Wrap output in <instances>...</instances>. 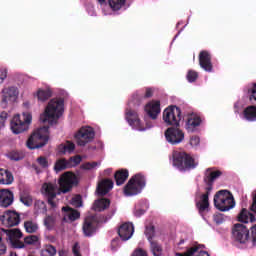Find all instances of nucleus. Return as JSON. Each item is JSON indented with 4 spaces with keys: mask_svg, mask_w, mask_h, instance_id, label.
I'll return each instance as SVG.
<instances>
[{
    "mask_svg": "<svg viewBox=\"0 0 256 256\" xmlns=\"http://www.w3.org/2000/svg\"><path fill=\"white\" fill-rule=\"evenodd\" d=\"M71 167V162L67 161L65 158L58 159L54 165V171L59 173L60 171H65Z\"/></svg>",
    "mask_w": 256,
    "mask_h": 256,
    "instance_id": "obj_35",
    "label": "nucleus"
},
{
    "mask_svg": "<svg viewBox=\"0 0 256 256\" xmlns=\"http://www.w3.org/2000/svg\"><path fill=\"white\" fill-rule=\"evenodd\" d=\"M111 205V200L108 198H101L94 202L93 209L94 211H105V209H109V206Z\"/></svg>",
    "mask_w": 256,
    "mask_h": 256,
    "instance_id": "obj_30",
    "label": "nucleus"
},
{
    "mask_svg": "<svg viewBox=\"0 0 256 256\" xmlns=\"http://www.w3.org/2000/svg\"><path fill=\"white\" fill-rule=\"evenodd\" d=\"M205 249V245L196 244L187 248L184 253H176V256H210L209 252L203 250Z\"/></svg>",
    "mask_w": 256,
    "mask_h": 256,
    "instance_id": "obj_18",
    "label": "nucleus"
},
{
    "mask_svg": "<svg viewBox=\"0 0 256 256\" xmlns=\"http://www.w3.org/2000/svg\"><path fill=\"white\" fill-rule=\"evenodd\" d=\"M147 185V179L145 175L138 173L135 174L124 187V194L126 197H133L134 195H139Z\"/></svg>",
    "mask_w": 256,
    "mask_h": 256,
    "instance_id": "obj_4",
    "label": "nucleus"
},
{
    "mask_svg": "<svg viewBox=\"0 0 256 256\" xmlns=\"http://www.w3.org/2000/svg\"><path fill=\"white\" fill-rule=\"evenodd\" d=\"M97 162H86L81 165V169H84L85 171H91V169H95L97 167Z\"/></svg>",
    "mask_w": 256,
    "mask_h": 256,
    "instance_id": "obj_49",
    "label": "nucleus"
},
{
    "mask_svg": "<svg viewBox=\"0 0 256 256\" xmlns=\"http://www.w3.org/2000/svg\"><path fill=\"white\" fill-rule=\"evenodd\" d=\"M126 0H108V4L112 11H119L125 7Z\"/></svg>",
    "mask_w": 256,
    "mask_h": 256,
    "instance_id": "obj_41",
    "label": "nucleus"
},
{
    "mask_svg": "<svg viewBox=\"0 0 256 256\" xmlns=\"http://www.w3.org/2000/svg\"><path fill=\"white\" fill-rule=\"evenodd\" d=\"M8 256H19V255L17 254V252L11 251Z\"/></svg>",
    "mask_w": 256,
    "mask_h": 256,
    "instance_id": "obj_62",
    "label": "nucleus"
},
{
    "mask_svg": "<svg viewBox=\"0 0 256 256\" xmlns=\"http://www.w3.org/2000/svg\"><path fill=\"white\" fill-rule=\"evenodd\" d=\"M132 256H147V252L141 248H138L132 253Z\"/></svg>",
    "mask_w": 256,
    "mask_h": 256,
    "instance_id": "obj_59",
    "label": "nucleus"
},
{
    "mask_svg": "<svg viewBox=\"0 0 256 256\" xmlns=\"http://www.w3.org/2000/svg\"><path fill=\"white\" fill-rule=\"evenodd\" d=\"M125 120L130 125V127H132V129H136V131H145V126H143V123L141 122L137 111L131 108H126Z\"/></svg>",
    "mask_w": 256,
    "mask_h": 256,
    "instance_id": "obj_11",
    "label": "nucleus"
},
{
    "mask_svg": "<svg viewBox=\"0 0 256 256\" xmlns=\"http://www.w3.org/2000/svg\"><path fill=\"white\" fill-rule=\"evenodd\" d=\"M25 245H35L39 243V237L37 235H29L24 238Z\"/></svg>",
    "mask_w": 256,
    "mask_h": 256,
    "instance_id": "obj_47",
    "label": "nucleus"
},
{
    "mask_svg": "<svg viewBox=\"0 0 256 256\" xmlns=\"http://www.w3.org/2000/svg\"><path fill=\"white\" fill-rule=\"evenodd\" d=\"M199 65L201 69L206 71L207 73H211L213 71V63L211 62V54L207 50H202L199 53Z\"/></svg>",
    "mask_w": 256,
    "mask_h": 256,
    "instance_id": "obj_19",
    "label": "nucleus"
},
{
    "mask_svg": "<svg viewBox=\"0 0 256 256\" xmlns=\"http://www.w3.org/2000/svg\"><path fill=\"white\" fill-rule=\"evenodd\" d=\"M133 233H135L133 223L126 222L118 228V235L123 241H129V238L133 237Z\"/></svg>",
    "mask_w": 256,
    "mask_h": 256,
    "instance_id": "obj_20",
    "label": "nucleus"
},
{
    "mask_svg": "<svg viewBox=\"0 0 256 256\" xmlns=\"http://www.w3.org/2000/svg\"><path fill=\"white\" fill-rule=\"evenodd\" d=\"M150 243V251L154 256H163V246L159 242L152 240Z\"/></svg>",
    "mask_w": 256,
    "mask_h": 256,
    "instance_id": "obj_38",
    "label": "nucleus"
},
{
    "mask_svg": "<svg viewBox=\"0 0 256 256\" xmlns=\"http://www.w3.org/2000/svg\"><path fill=\"white\" fill-rule=\"evenodd\" d=\"M14 195L13 192L9 189L0 190V207H10L13 205Z\"/></svg>",
    "mask_w": 256,
    "mask_h": 256,
    "instance_id": "obj_21",
    "label": "nucleus"
},
{
    "mask_svg": "<svg viewBox=\"0 0 256 256\" xmlns=\"http://www.w3.org/2000/svg\"><path fill=\"white\" fill-rule=\"evenodd\" d=\"M232 237L237 243L245 245L249 241V228L243 224H235L232 229Z\"/></svg>",
    "mask_w": 256,
    "mask_h": 256,
    "instance_id": "obj_13",
    "label": "nucleus"
},
{
    "mask_svg": "<svg viewBox=\"0 0 256 256\" xmlns=\"http://www.w3.org/2000/svg\"><path fill=\"white\" fill-rule=\"evenodd\" d=\"M7 253V246L5 244H0V256L5 255Z\"/></svg>",
    "mask_w": 256,
    "mask_h": 256,
    "instance_id": "obj_61",
    "label": "nucleus"
},
{
    "mask_svg": "<svg viewBox=\"0 0 256 256\" xmlns=\"http://www.w3.org/2000/svg\"><path fill=\"white\" fill-rule=\"evenodd\" d=\"M57 255V248L55 246L48 244L41 250V256H55Z\"/></svg>",
    "mask_w": 256,
    "mask_h": 256,
    "instance_id": "obj_43",
    "label": "nucleus"
},
{
    "mask_svg": "<svg viewBox=\"0 0 256 256\" xmlns=\"http://www.w3.org/2000/svg\"><path fill=\"white\" fill-rule=\"evenodd\" d=\"M7 79V69H0V85Z\"/></svg>",
    "mask_w": 256,
    "mask_h": 256,
    "instance_id": "obj_58",
    "label": "nucleus"
},
{
    "mask_svg": "<svg viewBox=\"0 0 256 256\" xmlns=\"http://www.w3.org/2000/svg\"><path fill=\"white\" fill-rule=\"evenodd\" d=\"M82 161V158L81 156H74V157H71L70 160H69V163L71 165V167H75L76 165H79V163H81Z\"/></svg>",
    "mask_w": 256,
    "mask_h": 256,
    "instance_id": "obj_53",
    "label": "nucleus"
},
{
    "mask_svg": "<svg viewBox=\"0 0 256 256\" xmlns=\"http://www.w3.org/2000/svg\"><path fill=\"white\" fill-rule=\"evenodd\" d=\"M49 142V126L39 128L27 140L28 149H41Z\"/></svg>",
    "mask_w": 256,
    "mask_h": 256,
    "instance_id": "obj_5",
    "label": "nucleus"
},
{
    "mask_svg": "<svg viewBox=\"0 0 256 256\" xmlns=\"http://www.w3.org/2000/svg\"><path fill=\"white\" fill-rule=\"evenodd\" d=\"M72 205L74 207H82L83 199L81 198V195H77L74 198H72Z\"/></svg>",
    "mask_w": 256,
    "mask_h": 256,
    "instance_id": "obj_51",
    "label": "nucleus"
},
{
    "mask_svg": "<svg viewBox=\"0 0 256 256\" xmlns=\"http://www.w3.org/2000/svg\"><path fill=\"white\" fill-rule=\"evenodd\" d=\"M59 256H63V251H59Z\"/></svg>",
    "mask_w": 256,
    "mask_h": 256,
    "instance_id": "obj_64",
    "label": "nucleus"
},
{
    "mask_svg": "<svg viewBox=\"0 0 256 256\" xmlns=\"http://www.w3.org/2000/svg\"><path fill=\"white\" fill-rule=\"evenodd\" d=\"M57 223V219L53 215H46L43 224L47 231H53L55 229V225Z\"/></svg>",
    "mask_w": 256,
    "mask_h": 256,
    "instance_id": "obj_36",
    "label": "nucleus"
},
{
    "mask_svg": "<svg viewBox=\"0 0 256 256\" xmlns=\"http://www.w3.org/2000/svg\"><path fill=\"white\" fill-rule=\"evenodd\" d=\"M20 203L25 205V207H31L33 205V196L29 190H22L19 194Z\"/></svg>",
    "mask_w": 256,
    "mask_h": 256,
    "instance_id": "obj_31",
    "label": "nucleus"
},
{
    "mask_svg": "<svg viewBox=\"0 0 256 256\" xmlns=\"http://www.w3.org/2000/svg\"><path fill=\"white\" fill-rule=\"evenodd\" d=\"M206 185L205 193L202 194L201 200L196 203V207L200 213H203L209 209V195L213 191V184L211 182H204Z\"/></svg>",
    "mask_w": 256,
    "mask_h": 256,
    "instance_id": "obj_15",
    "label": "nucleus"
},
{
    "mask_svg": "<svg viewBox=\"0 0 256 256\" xmlns=\"http://www.w3.org/2000/svg\"><path fill=\"white\" fill-rule=\"evenodd\" d=\"M34 97H37L41 103H45V101H49L53 97V90L51 88H40L34 93Z\"/></svg>",
    "mask_w": 256,
    "mask_h": 256,
    "instance_id": "obj_26",
    "label": "nucleus"
},
{
    "mask_svg": "<svg viewBox=\"0 0 256 256\" xmlns=\"http://www.w3.org/2000/svg\"><path fill=\"white\" fill-rule=\"evenodd\" d=\"M166 141L170 145H179L185 139V133L179 128L169 127L164 133Z\"/></svg>",
    "mask_w": 256,
    "mask_h": 256,
    "instance_id": "obj_14",
    "label": "nucleus"
},
{
    "mask_svg": "<svg viewBox=\"0 0 256 256\" xmlns=\"http://www.w3.org/2000/svg\"><path fill=\"white\" fill-rule=\"evenodd\" d=\"M58 185L59 192L65 194L69 193L76 185H79V180L77 179V175L73 172H65L60 176Z\"/></svg>",
    "mask_w": 256,
    "mask_h": 256,
    "instance_id": "obj_7",
    "label": "nucleus"
},
{
    "mask_svg": "<svg viewBox=\"0 0 256 256\" xmlns=\"http://www.w3.org/2000/svg\"><path fill=\"white\" fill-rule=\"evenodd\" d=\"M2 233H5L10 241H15L16 239H21L23 237V232L19 229H1Z\"/></svg>",
    "mask_w": 256,
    "mask_h": 256,
    "instance_id": "obj_32",
    "label": "nucleus"
},
{
    "mask_svg": "<svg viewBox=\"0 0 256 256\" xmlns=\"http://www.w3.org/2000/svg\"><path fill=\"white\" fill-rule=\"evenodd\" d=\"M15 177L13 173L7 169L0 168V185H13Z\"/></svg>",
    "mask_w": 256,
    "mask_h": 256,
    "instance_id": "obj_27",
    "label": "nucleus"
},
{
    "mask_svg": "<svg viewBox=\"0 0 256 256\" xmlns=\"http://www.w3.org/2000/svg\"><path fill=\"white\" fill-rule=\"evenodd\" d=\"M135 217H141V215H145V210L143 209H137L134 211Z\"/></svg>",
    "mask_w": 256,
    "mask_h": 256,
    "instance_id": "obj_60",
    "label": "nucleus"
},
{
    "mask_svg": "<svg viewBox=\"0 0 256 256\" xmlns=\"http://www.w3.org/2000/svg\"><path fill=\"white\" fill-rule=\"evenodd\" d=\"M163 119L167 125L172 127H179L181 122V108L177 106H170L163 112Z\"/></svg>",
    "mask_w": 256,
    "mask_h": 256,
    "instance_id": "obj_8",
    "label": "nucleus"
},
{
    "mask_svg": "<svg viewBox=\"0 0 256 256\" xmlns=\"http://www.w3.org/2000/svg\"><path fill=\"white\" fill-rule=\"evenodd\" d=\"M42 193L47 197L48 204L51 207H57V204L54 201L57 197V185L53 183H44L42 185Z\"/></svg>",
    "mask_w": 256,
    "mask_h": 256,
    "instance_id": "obj_16",
    "label": "nucleus"
},
{
    "mask_svg": "<svg viewBox=\"0 0 256 256\" xmlns=\"http://www.w3.org/2000/svg\"><path fill=\"white\" fill-rule=\"evenodd\" d=\"M62 211L66 213V217H68L69 221H77V219L81 217V213L78 210H75L69 206L63 207Z\"/></svg>",
    "mask_w": 256,
    "mask_h": 256,
    "instance_id": "obj_33",
    "label": "nucleus"
},
{
    "mask_svg": "<svg viewBox=\"0 0 256 256\" xmlns=\"http://www.w3.org/2000/svg\"><path fill=\"white\" fill-rule=\"evenodd\" d=\"M214 207L222 212L231 211V209L235 207V198L233 197V194L228 190H219L214 195Z\"/></svg>",
    "mask_w": 256,
    "mask_h": 256,
    "instance_id": "obj_3",
    "label": "nucleus"
},
{
    "mask_svg": "<svg viewBox=\"0 0 256 256\" xmlns=\"http://www.w3.org/2000/svg\"><path fill=\"white\" fill-rule=\"evenodd\" d=\"M65 102L63 99H51L46 106L45 112L40 115V121L49 125H57L59 117L63 115V107Z\"/></svg>",
    "mask_w": 256,
    "mask_h": 256,
    "instance_id": "obj_1",
    "label": "nucleus"
},
{
    "mask_svg": "<svg viewBox=\"0 0 256 256\" xmlns=\"http://www.w3.org/2000/svg\"><path fill=\"white\" fill-rule=\"evenodd\" d=\"M7 157L10 161H21L25 158V154L21 151L12 150L7 154Z\"/></svg>",
    "mask_w": 256,
    "mask_h": 256,
    "instance_id": "obj_42",
    "label": "nucleus"
},
{
    "mask_svg": "<svg viewBox=\"0 0 256 256\" xmlns=\"http://www.w3.org/2000/svg\"><path fill=\"white\" fill-rule=\"evenodd\" d=\"M34 207L38 213H47V205L42 200H37L34 204Z\"/></svg>",
    "mask_w": 256,
    "mask_h": 256,
    "instance_id": "obj_44",
    "label": "nucleus"
},
{
    "mask_svg": "<svg viewBox=\"0 0 256 256\" xmlns=\"http://www.w3.org/2000/svg\"><path fill=\"white\" fill-rule=\"evenodd\" d=\"M0 223L4 227H17L21 223V215L15 210H7L0 215Z\"/></svg>",
    "mask_w": 256,
    "mask_h": 256,
    "instance_id": "obj_10",
    "label": "nucleus"
},
{
    "mask_svg": "<svg viewBox=\"0 0 256 256\" xmlns=\"http://www.w3.org/2000/svg\"><path fill=\"white\" fill-rule=\"evenodd\" d=\"M145 235L149 242L153 241V237H155V226L153 224L146 226Z\"/></svg>",
    "mask_w": 256,
    "mask_h": 256,
    "instance_id": "obj_45",
    "label": "nucleus"
},
{
    "mask_svg": "<svg viewBox=\"0 0 256 256\" xmlns=\"http://www.w3.org/2000/svg\"><path fill=\"white\" fill-rule=\"evenodd\" d=\"M172 165L173 167H176L178 171L186 172L197 168L199 163L196 162L195 158H193V156L187 152L174 151L172 153Z\"/></svg>",
    "mask_w": 256,
    "mask_h": 256,
    "instance_id": "obj_2",
    "label": "nucleus"
},
{
    "mask_svg": "<svg viewBox=\"0 0 256 256\" xmlns=\"http://www.w3.org/2000/svg\"><path fill=\"white\" fill-rule=\"evenodd\" d=\"M7 117H9L7 112L3 111L0 113V129L1 127H5V121H7Z\"/></svg>",
    "mask_w": 256,
    "mask_h": 256,
    "instance_id": "obj_57",
    "label": "nucleus"
},
{
    "mask_svg": "<svg viewBox=\"0 0 256 256\" xmlns=\"http://www.w3.org/2000/svg\"><path fill=\"white\" fill-rule=\"evenodd\" d=\"M33 116L29 113L23 114V120H21V115H15L10 122V129L15 135L23 133L29 129V124L31 123Z\"/></svg>",
    "mask_w": 256,
    "mask_h": 256,
    "instance_id": "obj_6",
    "label": "nucleus"
},
{
    "mask_svg": "<svg viewBox=\"0 0 256 256\" xmlns=\"http://www.w3.org/2000/svg\"><path fill=\"white\" fill-rule=\"evenodd\" d=\"M114 179L116 181V185H123L127 181V179H129V170L120 169L116 171L114 174Z\"/></svg>",
    "mask_w": 256,
    "mask_h": 256,
    "instance_id": "obj_29",
    "label": "nucleus"
},
{
    "mask_svg": "<svg viewBox=\"0 0 256 256\" xmlns=\"http://www.w3.org/2000/svg\"><path fill=\"white\" fill-rule=\"evenodd\" d=\"M201 143V138L199 136H191L190 138V145L192 147H197Z\"/></svg>",
    "mask_w": 256,
    "mask_h": 256,
    "instance_id": "obj_55",
    "label": "nucleus"
},
{
    "mask_svg": "<svg viewBox=\"0 0 256 256\" xmlns=\"http://www.w3.org/2000/svg\"><path fill=\"white\" fill-rule=\"evenodd\" d=\"M244 118L247 121H256V106H248L243 112Z\"/></svg>",
    "mask_w": 256,
    "mask_h": 256,
    "instance_id": "obj_37",
    "label": "nucleus"
},
{
    "mask_svg": "<svg viewBox=\"0 0 256 256\" xmlns=\"http://www.w3.org/2000/svg\"><path fill=\"white\" fill-rule=\"evenodd\" d=\"M59 152L60 153H73L75 151V143L71 141H67L66 144H61L59 147Z\"/></svg>",
    "mask_w": 256,
    "mask_h": 256,
    "instance_id": "obj_40",
    "label": "nucleus"
},
{
    "mask_svg": "<svg viewBox=\"0 0 256 256\" xmlns=\"http://www.w3.org/2000/svg\"><path fill=\"white\" fill-rule=\"evenodd\" d=\"M213 220L216 225H221L225 222V215L221 213L215 214L213 216Z\"/></svg>",
    "mask_w": 256,
    "mask_h": 256,
    "instance_id": "obj_48",
    "label": "nucleus"
},
{
    "mask_svg": "<svg viewBox=\"0 0 256 256\" xmlns=\"http://www.w3.org/2000/svg\"><path fill=\"white\" fill-rule=\"evenodd\" d=\"M251 242L253 247H256V224L251 227Z\"/></svg>",
    "mask_w": 256,
    "mask_h": 256,
    "instance_id": "obj_56",
    "label": "nucleus"
},
{
    "mask_svg": "<svg viewBox=\"0 0 256 256\" xmlns=\"http://www.w3.org/2000/svg\"><path fill=\"white\" fill-rule=\"evenodd\" d=\"M37 163L42 167L43 169H47L49 167V161H47V158L45 156H40L37 158Z\"/></svg>",
    "mask_w": 256,
    "mask_h": 256,
    "instance_id": "obj_50",
    "label": "nucleus"
},
{
    "mask_svg": "<svg viewBox=\"0 0 256 256\" xmlns=\"http://www.w3.org/2000/svg\"><path fill=\"white\" fill-rule=\"evenodd\" d=\"M72 253L74 256H82L81 255V246L79 245V242H76L72 247Z\"/></svg>",
    "mask_w": 256,
    "mask_h": 256,
    "instance_id": "obj_54",
    "label": "nucleus"
},
{
    "mask_svg": "<svg viewBox=\"0 0 256 256\" xmlns=\"http://www.w3.org/2000/svg\"><path fill=\"white\" fill-rule=\"evenodd\" d=\"M2 105H7L9 101H15L17 99V95H19V92L17 91L16 87H8L4 88L2 90Z\"/></svg>",
    "mask_w": 256,
    "mask_h": 256,
    "instance_id": "obj_22",
    "label": "nucleus"
},
{
    "mask_svg": "<svg viewBox=\"0 0 256 256\" xmlns=\"http://www.w3.org/2000/svg\"><path fill=\"white\" fill-rule=\"evenodd\" d=\"M97 1H98V3H99L100 5H103L104 3H106L107 0H97Z\"/></svg>",
    "mask_w": 256,
    "mask_h": 256,
    "instance_id": "obj_63",
    "label": "nucleus"
},
{
    "mask_svg": "<svg viewBox=\"0 0 256 256\" xmlns=\"http://www.w3.org/2000/svg\"><path fill=\"white\" fill-rule=\"evenodd\" d=\"M144 111L150 119L155 121L161 114V101L152 100L145 105Z\"/></svg>",
    "mask_w": 256,
    "mask_h": 256,
    "instance_id": "obj_17",
    "label": "nucleus"
},
{
    "mask_svg": "<svg viewBox=\"0 0 256 256\" xmlns=\"http://www.w3.org/2000/svg\"><path fill=\"white\" fill-rule=\"evenodd\" d=\"M154 94H155V89L147 87L145 88V92L143 96L139 93H136L133 95V99H139L137 105H141L142 99H151V97H153Z\"/></svg>",
    "mask_w": 256,
    "mask_h": 256,
    "instance_id": "obj_34",
    "label": "nucleus"
},
{
    "mask_svg": "<svg viewBox=\"0 0 256 256\" xmlns=\"http://www.w3.org/2000/svg\"><path fill=\"white\" fill-rule=\"evenodd\" d=\"M201 123V117L190 116L186 122V130L188 131V133H195L199 130Z\"/></svg>",
    "mask_w": 256,
    "mask_h": 256,
    "instance_id": "obj_25",
    "label": "nucleus"
},
{
    "mask_svg": "<svg viewBox=\"0 0 256 256\" xmlns=\"http://www.w3.org/2000/svg\"><path fill=\"white\" fill-rule=\"evenodd\" d=\"M99 227V220L97 216L90 215L84 219L82 230L85 237H93L97 233V228Z\"/></svg>",
    "mask_w": 256,
    "mask_h": 256,
    "instance_id": "obj_12",
    "label": "nucleus"
},
{
    "mask_svg": "<svg viewBox=\"0 0 256 256\" xmlns=\"http://www.w3.org/2000/svg\"><path fill=\"white\" fill-rule=\"evenodd\" d=\"M237 219L240 223H255L256 218L253 213L249 212L246 208H243L237 216Z\"/></svg>",
    "mask_w": 256,
    "mask_h": 256,
    "instance_id": "obj_28",
    "label": "nucleus"
},
{
    "mask_svg": "<svg viewBox=\"0 0 256 256\" xmlns=\"http://www.w3.org/2000/svg\"><path fill=\"white\" fill-rule=\"evenodd\" d=\"M76 143L79 147H85L87 143H91L95 139V130L92 127H82L75 134Z\"/></svg>",
    "mask_w": 256,
    "mask_h": 256,
    "instance_id": "obj_9",
    "label": "nucleus"
},
{
    "mask_svg": "<svg viewBox=\"0 0 256 256\" xmlns=\"http://www.w3.org/2000/svg\"><path fill=\"white\" fill-rule=\"evenodd\" d=\"M198 78H199V73H197L195 70H189L186 75V79L189 83H195Z\"/></svg>",
    "mask_w": 256,
    "mask_h": 256,
    "instance_id": "obj_46",
    "label": "nucleus"
},
{
    "mask_svg": "<svg viewBox=\"0 0 256 256\" xmlns=\"http://www.w3.org/2000/svg\"><path fill=\"white\" fill-rule=\"evenodd\" d=\"M12 246L14 247V249H23L25 248V242L19 239L12 240Z\"/></svg>",
    "mask_w": 256,
    "mask_h": 256,
    "instance_id": "obj_52",
    "label": "nucleus"
},
{
    "mask_svg": "<svg viewBox=\"0 0 256 256\" xmlns=\"http://www.w3.org/2000/svg\"><path fill=\"white\" fill-rule=\"evenodd\" d=\"M223 175L221 170H215V168H207L204 172L203 181L204 183H212L214 184L219 177Z\"/></svg>",
    "mask_w": 256,
    "mask_h": 256,
    "instance_id": "obj_23",
    "label": "nucleus"
},
{
    "mask_svg": "<svg viewBox=\"0 0 256 256\" xmlns=\"http://www.w3.org/2000/svg\"><path fill=\"white\" fill-rule=\"evenodd\" d=\"M24 229L26 233H30V234L37 233V231H39V224H37L33 220H27L24 222Z\"/></svg>",
    "mask_w": 256,
    "mask_h": 256,
    "instance_id": "obj_39",
    "label": "nucleus"
},
{
    "mask_svg": "<svg viewBox=\"0 0 256 256\" xmlns=\"http://www.w3.org/2000/svg\"><path fill=\"white\" fill-rule=\"evenodd\" d=\"M110 189H113V180L104 179L98 184L96 191L99 197H105Z\"/></svg>",
    "mask_w": 256,
    "mask_h": 256,
    "instance_id": "obj_24",
    "label": "nucleus"
}]
</instances>
